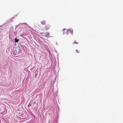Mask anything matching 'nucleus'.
<instances>
[{
    "label": "nucleus",
    "mask_w": 123,
    "mask_h": 123,
    "mask_svg": "<svg viewBox=\"0 0 123 123\" xmlns=\"http://www.w3.org/2000/svg\"><path fill=\"white\" fill-rule=\"evenodd\" d=\"M62 31L63 34H64L66 33L65 32V31L66 32V33L67 35H68V34L70 33H71L72 35H73V34H72L73 33V31L72 30L69 29L67 30L66 29L64 28L63 29Z\"/></svg>",
    "instance_id": "1"
},
{
    "label": "nucleus",
    "mask_w": 123,
    "mask_h": 123,
    "mask_svg": "<svg viewBox=\"0 0 123 123\" xmlns=\"http://www.w3.org/2000/svg\"><path fill=\"white\" fill-rule=\"evenodd\" d=\"M19 52V49L17 47H14L13 50V54L14 55H16Z\"/></svg>",
    "instance_id": "2"
},
{
    "label": "nucleus",
    "mask_w": 123,
    "mask_h": 123,
    "mask_svg": "<svg viewBox=\"0 0 123 123\" xmlns=\"http://www.w3.org/2000/svg\"><path fill=\"white\" fill-rule=\"evenodd\" d=\"M40 33L41 34H44V35H43V36H45L47 37H48L49 36V33L48 32H46L45 33Z\"/></svg>",
    "instance_id": "3"
},
{
    "label": "nucleus",
    "mask_w": 123,
    "mask_h": 123,
    "mask_svg": "<svg viewBox=\"0 0 123 123\" xmlns=\"http://www.w3.org/2000/svg\"><path fill=\"white\" fill-rule=\"evenodd\" d=\"M50 26L49 25H45L44 27V28L45 30H48Z\"/></svg>",
    "instance_id": "4"
},
{
    "label": "nucleus",
    "mask_w": 123,
    "mask_h": 123,
    "mask_svg": "<svg viewBox=\"0 0 123 123\" xmlns=\"http://www.w3.org/2000/svg\"><path fill=\"white\" fill-rule=\"evenodd\" d=\"M41 23L43 25H44L45 24L46 21L45 20H43L41 22Z\"/></svg>",
    "instance_id": "5"
},
{
    "label": "nucleus",
    "mask_w": 123,
    "mask_h": 123,
    "mask_svg": "<svg viewBox=\"0 0 123 123\" xmlns=\"http://www.w3.org/2000/svg\"><path fill=\"white\" fill-rule=\"evenodd\" d=\"M19 41V39H17L16 38H15V42H18Z\"/></svg>",
    "instance_id": "6"
},
{
    "label": "nucleus",
    "mask_w": 123,
    "mask_h": 123,
    "mask_svg": "<svg viewBox=\"0 0 123 123\" xmlns=\"http://www.w3.org/2000/svg\"><path fill=\"white\" fill-rule=\"evenodd\" d=\"M74 43H76V44H77L78 43L75 40L74 41V42L73 43V44H74Z\"/></svg>",
    "instance_id": "7"
},
{
    "label": "nucleus",
    "mask_w": 123,
    "mask_h": 123,
    "mask_svg": "<svg viewBox=\"0 0 123 123\" xmlns=\"http://www.w3.org/2000/svg\"><path fill=\"white\" fill-rule=\"evenodd\" d=\"M75 51L76 53H79V51L77 50H76Z\"/></svg>",
    "instance_id": "8"
}]
</instances>
